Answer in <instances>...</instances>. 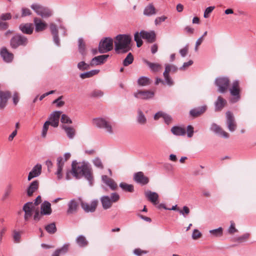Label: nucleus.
I'll list each match as a JSON object with an SVG mask.
<instances>
[{
    "label": "nucleus",
    "mask_w": 256,
    "mask_h": 256,
    "mask_svg": "<svg viewBox=\"0 0 256 256\" xmlns=\"http://www.w3.org/2000/svg\"><path fill=\"white\" fill-rule=\"evenodd\" d=\"M156 12V10L152 3H150L146 6L143 11L144 15L146 16H151L155 15Z\"/></svg>",
    "instance_id": "a878e982"
},
{
    "label": "nucleus",
    "mask_w": 256,
    "mask_h": 256,
    "mask_svg": "<svg viewBox=\"0 0 256 256\" xmlns=\"http://www.w3.org/2000/svg\"><path fill=\"white\" fill-rule=\"evenodd\" d=\"M76 244L80 247H86L88 244V242L86 238L83 235L78 236L76 240Z\"/></svg>",
    "instance_id": "a19ab883"
},
{
    "label": "nucleus",
    "mask_w": 256,
    "mask_h": 256,
    "mask_svg": "<svg viewBox=\"0 0 256 256\" xmlns=\"http://www.w3.org/2000/svg\"><path fill=\"white\" fill-rule=\"evenodd\" d=\"M50 125V121H46L44 124L42 132V138L46 137Z\"/></svg>",
    "instance_id": "5fc2aeb1"
},
{
    "label": "nucleus",
    "mask_w": 256,
    "mask_h": 256,
    "mask_svg": "<svg viewBox=\"0 0 256 256\" xmlns=\"http://www.w3.org/2000/svg\"><path fill=\"white\" fill-rule=\"evenodd\" d=\"M223 230L222 228L220 227L218 228L210 230L211 236L214 237H218L222 235Z\"/></svg>",
    "instance_id": "a18cd8bd"
},
{
    "label": "nucleus",
    "mask_w": 256,
    "mask_h": 256,
    "mask_svg": "<svg viewBox=\"0 0 256 256\" xmlns=\"http://www.w3.org/2000/svg\"><path fill=\"white\" fill-rule=\"evenodd\" d=\"M226 101L222 96H218L214 102V110L216 112L220 111L226 106Z\"/></svg>",
    "instance_id": "7c9ffc66"
},
{
    "label": "nucleus",
    "mask_w": 256,
    "mask_h": 256,
    "mask_svg": "<svg viewBox=\"0 0 256 256\" xmlns=\"http://www.w3.org/2000/svg\"><path fill=\"white\" fill-rule=\"evenodd\" d=\"M110 200L112 204L113 202H118L120 199V196L116 192H112L111 194Z\"/></svg>",
    "instance_id": "13d9d810"
},
{
    "label": "nucleus",
    "mask_w": 256,
    "mask_h": 256,
    "mask_svg": "<svg viewBox=\"0 0 256 256\" xmlns=\"http://www.w3.org/2000/svg\"><path fill=\"white\" fill-rule=\"evenodd\" d=\"M0 18L4 21L10 20L12 18V15L9 12L2 14L0 16Z\"/></svg>",
    "instance_id": "69168bd1"
},
{
    "label": "nucleus",
    "mask_w": 256,
    "mask_h": 256,
    "mask_svg": "<svg viewBox=\"0 0 256 256\" xmlns=\"http://www.w3.org/2000/svg\"><path fill=\"white\" fill-rule=\"evenodd\" d=\"M39 187V182L38 180L32 181L30 183L26 190V194L28 196H31L36 192Z\"/></svg>",
    "instance_id": "b1692460"
},
{
    "label": "nucleus",
    "mask_w": 256,
    "mask_h": 256,
    "mask_svg": "<svg viewBox=\"0 0 256 256\" xmlns=\"http://www.w3.org/2000/svg\"><path fill=\"white\" fill-rule=\"evenodd\" d=\"M103 96V92L100 90H94L90 94V96L93 98H100Z\"/></svg>",
    "instance_id": "de8ad7c7"
},
{
    "label": "nucleus",
    "mask_w": 256,
    "mask_h": 256,
    "mask_svg": "<svg viewBox=\"0 0 256 256\" xmlns=\"http://www.w3.org/2000/svg\"><path fill=\"white\" fill-rule=\"evenodd\" d=\"M60 121L62 123L64 124H72V121L70 118L66 114H63L62 115Z\"/></svg>",
    "instance_id": "4d7b16f0"
},
{
    "label": "nucleus",
    "mask_w": 256,
    "mask_h": 256,
    "mask_svg": "<svg viewBox=\"0 0 256 256\" xmlns=\"http://www.w3.org/2000/svg\"><path fill=\"white\" fill-rule=\"evenodd\" d=\"M98 202L97 200H92L90 204L81 200L80 206L86 212H93L96 210Z\"/></svg>",
    "instance_id": "9b49d317"
},
{
    "label": "nucleus",
    "mask_w": 256,
    "mask_h": 256,
    "mask_svg": "<svg viewBox=\"0 0 256 256\" xmlns=\"http://www.w3.org/2000/svg\"><path fill=\"white\" fill-rule=\"evenodd\" d=\"M81 199L74 198L71 200L68 204L66 214L68 215L74 214L77 212Z\"/></svg>",
    "instance_id": "9d476101"
},
{
    "label": "nucleus",
    "mask_w": 256,
    "mask_h": 256,
    "mask_svg": "<svg viewBox=\"0 0 256 256\" xmlns=\"http://www.w3.org/2000/svg\"><path fill=\"white\" fill-rule=\"evenodd\" d=\"M100 200L104 209L107 210L110 208L112 206V203L110 201V198L109 196H102L100 198Z\"/></svg>",
    "instance_id": "72a5a7b5"
},
{
    "label": "nucleus",
    "mask_w": 256,
    "mask_h": 256,
    "mask_svg": "<svg viewBox=\"0 0 256 256\" xmlns=\"http://www.w3.org/2000/svg\"><path fill=\"white\" fill-rule=\"evenodd\" d=\"M99 72V70H91L90 71L80 74V76L82 79L91 78L92 76L98 74Z\"/></svg>",
    "instance_id": "79ce46f5"
},
{
    "label": "nucleus",
    "mask_w": 256,
    "mask_h": 256,
    "mask_svg": "<svg viewBox=\"0 0 256 256\" xmlns=\"http://www.w3.org/2000/svg\"><path fill=\"white\" fill-rule=\"evenodd\" d=\"M28 43L27 38L21 34H16L10 39V46L12 48H17L19 46H25Z\"/></svg>",
    "instance_id": "20e7f679"
},
{
    "label": "nucleus",
    "mask_w": 256,
    "mask_h": 256,
    "mask_svg": "<svg viewBox=\"0 0 256 256\" xmlns=\"http://www.w3.org/2000/svg\"><path fill=\"white\" fill-rule=\"evenodd\" d=\"M19 28L22 33L27 34H32L34 30L32 24L30 23L22 24L19 26Z\"/></svg>",
    "instance_id": "2f4dec72"
},
{
    "label": "nucleus",
    "mask_w": 256,
    "mask_h": 256,
    "mask_svg": "<svg viewBox=\"0 0 256 256\" xmlns=\"http://www.w3.org/2000/svg\"><path fill=\"white\" fill-rule=\"evenodd\" d=\"M93 124L97 128L104 130L106 132L113 134V122L108 117H98L93 119Z\"/></svg>",
    "instance_id": "7ed1b4c3"
},
{
    "label": "nucleus",
    "mask_w": 256,
    "mask_h": 256,
    "mask_svg": "<svg viewBox=\"0 0 256 256\" xmlns=\"http://www.w3.org/2000/svg\"><path fill=\"white\" fill-rule=\"evenodd\" d=\"M137 82L138 86H144L150 85L151 80L147 76H142L138 78Z\"/></svg>",
    "instance_id": "ea45409f"
},
{
    "label": "nucleus",
    "mask_w": 256,
    "mask_h": 256,
    "mask_svg": "<svg viewBox=\"0 0 256 256\" xmlns=\"http://www.w3.org/2000/svg\"><path fill=\"white\" fill-rule=\"evenodd\" d=\"M31 12L28 8H22V16L25 17L26 16H30L31 14Z\"/></svg>",
    "instance_id": "774afa93"
},
{
    "label": "nucleus",
    "mask_w": 256,
    "mask_h": 256,
    "mask_svg": "<svg viewBox=\"0 0 256 256\" xmlns=\"http://www.w3.org/2000/svg\"><path fill=\"white\" fill-rule=\"evenodd\" d=\"M226 124L228 130L230 132L235 131L237 128V124L234 116L231 112H226Z\"/></svg>",
    "instance_id": "1a4fd4ad"
},
{
    "label": "nucleus",
    "mask_w": 256,
    "mask_h": 256,
    "mask_svg": "<svg viewBox=\"0 0 256 256\" xmlns=\"http://www.w3.org/2000/svg\"><path fill=\"white\" fill-rule=\"evenodd\" d=\"M78 49L79 52L83 56H86V50L85 43L82 38H80L78 40Z\"/></svg>",
    "instance_id": "e433bc0d"
},
{
    "label": "nucleus",
    "mask_w": 256,
    "mask_h": 256,
    "mask_svg": "<svg viewBox=\"0 0 256 256\" xmlns=\"http://www.w3.org/2000/svg\"><path fill=\"white\" fill-rule=\"evenodd\" d=\"M92 163L94 165L98 168L102 170L104 168V165L100 158L98 157L95 158L93 160Z\"/></svg>",
    "instance_id": "3c124183"
},
{
    "label": "nucleus",
    "mask_w": 256,
    "mask_h": 256,
    "mask_svg": "<svg viewBox=\"0 0 256 256\" xmlns=\"http://www.w3.org/2000/svg\"><path fill=\"white\" fill-rule=\"evenodd\" d=\"M56 166L57 170L55 172V174L56 175L58 180H60L62 178V171L64 166L62 157L59 156L57 158Z\"/></svg>",
    "instance_id": "aec40b11"
},
{
    "label": "nucleus",
    "mask_w": 256,
    "mask_h": 256,
    "mask_svg": "<svg viewBox=\"0 0 256 256\" xmlns=\"http://www.w3.org/2000/svg\"><path fill=\"white\" fill-rule=\"evenodd\" d=\"M45 229L48 233L50 234H54L56 231V228L54 222L51 223L46 226Z\"/></svg>",
    "instance_id": "09e8293b"
},
{
    "label": "nucleus",
    "mask_w": 256,
    "mask_h": 256,
    "mask_svg": "<svg viewBox=\"0 0 256 256\" xmlns=\"http://www.w3.org/2000/svg\"><path fill=\"white\" fill-rule=\"evenodd\" d=\"M210 130L216 134L220 136L226 138H228L230 136L229 134L224 131L220 126L215 123H212L210 127Z\"/></svg>",
    "instance_id": "4468645a"
},
{
    "label": "nucleus",
    "mask_w": 256,
    "mask_h": 256,
    "mask_svg": "<svg viewBox=\"0 0 256 256\" xmlns=\"http://www.w3.org/2000/svg\"><path fill=\"white\" fill-rule=\"evenodd\" d=\"M187 136L188 138H192L194 134V127L191 125L187 126Z\"/></svg>",
    "instance_id": "338daca9"
},
{
    "label": "nucleus",
    "mask_w": 256,
    "mask_h": 256,
    "mask_svg": "<svg viewBox=\"0 0 256 256\" xmlns=\"http://www.w3.org/2000/svg\"><path fill=\"white\" fill-rule=\"evenodd\" d=\"M120 187L122 190L126 192H134V187L132 184H128L125 182H121L120 184Z\"/></svg>",
    "instance_id": "37998d69"
},
{
    "label": "nucleus",
    "mask_w": 256,
    "mask_h": 256,
    "mask_svg": "<svg viewBox=\"0 0 256 256\" xmlns=\"http://www.w3.org/2000/svg\"><path fill=\"white\" fill-rule=\"evenodd\" d=\"M72 175L76 179H80L82 176L88 182L90 186H92L94 182L92 170L90 165L88 162L82 161L77 162L74 160L72 164V170L66 171V179L70 180L71 179V175Z\"/></svg>",
    "instance_id": "f257e3e1"
},
{
    "label": "nucleus",
    "mask_w": 256,
    "mask_h": 256,
    "mask_svg": "<svg viewBox=\"0 0 256 256\" xmlns=\"http://www.w3.org/2000/svg\"><path fill=\"white\" fill-rule=\"evenodd\" d=\"M30 7L38 15L40 16L43 18H47L52 15V10L47 7L37 4H32Z\"/></svg>",
    "instance_id": "423d86ee"
},
{
    "label": "nucleus",
    "mask_w": 256,
    "mask_h": 256,
    "mask_svg": "<svg viewBox=\"0 0 256 256\" xmlns=\"http://www.w3.org/2000/svg\"><path fill=\"white\" fill-rule=\"evenodd\" d=\"M102 180L104 183L109 186L110 190H114L116 189L118 186L116 182L112 178H109L106 175L102 176Z\"/></svg>",
    "instance_id": "bb28decb"
},
{
    "label": "nucleus",
    "mask_w": 256,
    "mask_h": 256,
    "mask_svg": "<svg viewBox=\"0 0 256 256\" xmlns=\"http://www.w3.org/2000/svg\"><path fill=\"white\" fill-rule=\"evenodd\" d=\"M34 22L35 25V31L36 32L43 31L47 26V24L43 22L40 18H34Z\"/></svg>",
    "instance_id": "c756f323"
},
{
    "label": "nucleus",
    "mask_w": 256,
    "mask_h": 256,
    "mask_svg": "<svg viewBox=\"0 0 256 256\" xmlns=\"http://www.w3.org/2000/svg\"><path fill=\"white\" fill-rule=\"evenodd\" d=\"M42 166L40 164H37L32 168L29 172L28 180H30L32 178L38 176L42 172Z\"/></svg>",
    "instance_id": "dca6fc26"
},
{
    "label": "nucleus",
    "mask_w": 256,
    "mask_h": 256,
    "mask_svg": "<svg viewBox=\"0 0 256 256\" xmlns=\"http://www.w3.org/2000/svg\"><path fill=\"white\" fill-rule=\"evenodd\" d=\"M34 208L35 206L32 202H28L24 205L22 210L24 212V218L25 220H28L32 216Z\"/></svg>",
    "instance_id": "ddd939ff"
},
{
    "label": "nucleus",
    "mask_w": 256,
    "mask_h": 256,
    "mask_svg": "<svg viewBox=\"0 0 256 256\" xmlns=\"http://www.w3.org/2000/svg\"><path fill=\"white\" fill-rule=\"evenodd\" d=\"M137 122L141 125H144L146 123L147 120L144 112L140 110H138V116L136 117Z\"/></svg>",
    "instance_id": "4c0bfd02"
},
{
    "label": "nucleus",
    "mask_w": 256,
    "mask_h": 256,
    "mask_svg": "<svg viewBox=\"0 0 256 256\" xmlns=\"http://www.w3.org/2000/svg\"><path fill=\"white\" fill-rule=\"evenodd\" d=\"M10 96L11 93L10 92L0 90V110H2L6 107L8 100Z\"/></svg>",
    "instance_id": "f3484780"
},
{
    "label": "nucleus",
    "mask_w": 256,
    "mask_h": 256,
    "mask_svg": "<svg viewBox=\"0 0 256 256\" xmlns=\"http://www.w3.org/2000/svg\"><path fill=\"white\" fill-rule=\"evenodd\" d=\"M172 132L176 136H184L186 134V130L178 126H174L171 128Z\"/></svg>",
    "instance_id": "58836bf2"
},
{
    "label": "nucleus",
    "mask_w": 256,
    "mask_h": 256,
    "mask_svg": "<svg viewBox=\"0 0 256 256\" xmlns=\"http://www.w3.org/2000/svg\"><path fill=\"white\" fill-rule=\"evenodd\" d=\"M154 95V92L150 90H138L134 94V96L136 98L142 100H148L152 98Z\"/></svg>",
    "instance_id": "f8f14e48"
},
{
    "label": "nucleus",
    "mask_w": 256,
    "mask_h": 256,
    "mask_svg": "<svg viewBox=\"0 0 256 256\" xmlns=\"http://www.w3.org/2000/svg\"><path fill=\"white\" fill-rule=\"evenodd\" d=\"M228 231L230 234H233L234 232H238L237 229H236L235 228V224L233 222H232V221L230 222V227L228 228Z\"/></svg>",
    "instance_id": "680f3d73"
},
{
    "label": "nucleus",
    "mask_w": 256,
    "mask_h": 256,
    "mask_svg": "<svg viewBox=\"0 0 256 256\" xmlns=\"http://www.w3.org/2000/svg\"><path fill=\"white\" fill-rule=\"evenodd\" d=\"M144 194L148 200L154 205H156L158 204V195L156 192L148 190L145 192Z\"/></svg>",
    "instance_id": "c85d7f7f"
},
{
    "label": "nucleus",
    "mask_w": 256,
    "mask_h": 256,
    "mask_svg": "<svg viewBox=\"0 0 256 256\" xmlns=\"http://www.w3.org/2000/svg\"><path fill=\"white\" fill-rule=\"evenodd\" d=\"M90 66V64H88L84 61H82L78 62L77 65L78 68L79 70L82 71L89 69Z\"/></svg>",
    "instance_id": "8fccbe9b"
},
{
    "label": "nucleus",
    "mask_w": 256,
    "mask_h": 256,
    "mask_svg": "<svg viewBox=\"0 0 256 256\" xmlns=\"http://www.w3.org/2000/svg\"><path fill=\"white\" fill-rule=\"evenodd\" d=\"M249 236L250 234L248 233H246L242 234V236L236 238V241L242 242L248 239L249 238Z\"/></svg>",
    "instance_id": "0e129e2a"
},
{
    "label": "nucleus",
    "mask_w": 256,
    "mask_h": 256,
    "mask_svg": "<svg viewBox=\"0 0 256 256\" xmlns=\"http://www.w3.org/2000/svg\"><path fill=\"white\" fill-rule=\"evenodd\" d=\"M0 54L3 60L6 62H10L13 60V54L12 52H9L4 47H3L0 49Z\"/></svg>",
    "instance_id": "412c9836"
},
{
    "label": "nucleus",
    "mask_w": 256,
    "mask_h": 256,
    "mask_svg": "<svg viewBox=\"0 0 256 256\" xmlns=\"http://www.w3.org/2000/svg\"><path fill=\"white\" fill-rule=\"evenodd\" d=\"M140 34L142 38L146 40L148 42L152 43L156 40V34L154 30L147 32L142 30L140 32Z\"/></svg>",
    "instance_id": "6ab92c4d"
},
{
    "label": "nucleus",
    "mask_w": 256,
    "mask_h": 256,
    "mask_svg": "<svg viewBox=\"0 0 256 256\" xmlns=\"http://www.w3.org/2000/svg\"><path fill=\"white\" fill-rule=\"evenodd\" d=\"M202 236V233L197 229L193 230L192 237L194 240H197Z\"/></svg>",
    "instance_id": "e2e57ef3"
},
{
    "label": "nucleus",
    "mask_w": 256,
    "mask_h": 256,
    "mask_svg": "<svg viewBox=\"0 0 256 256\" xmlns=\"http://www.w3.org/2000/svg\"><path fill=\"white\" fill-rule=\"evenodd\" d=\"M12 190V186L8 184L6 188L4 193L2 197V200H4L9 196Z\"/></svg>",
    "instance_id": "864d4df0"
},
{
    "label": "nucleus",
    "mask_w": 256,
    "mask_h": 256,
    "mask_svg": "<svg viewBox=\"0 0 256 256\" xmlns=\"http://www.w3.org/2000/svg\"><path fill=\"white\" fill-rule=\"evenodd\" d=\"M160 118H162L164 122L168 125L170 124L172 120V118L170 115L162 112H156L154 117L155 120H157Z\"/></svg>",
    "instance_id": "cd10ccee"
},
{
    "label": "nucleus",
    "mask_w": 256,
    "mask_h": 256,
    "mask_svg": "<svg viewBox=\"0 0 256 256\" xmlns=\"http://www.w3.org/2000/svg\"><path fill=\"white\" fill-rule=\"evenodd\" d=\"M142 38L141 36V34H140V32H137L134 34V40L136 41V46L138 48L140 47L143 44Z\"/></svg>",
    "instance_id": "49530a36"
},
{
    "label": "nucleus",
    "mask_w": 256,
    "mask_h": 256,
    "mask_svg": "<svg viewBox=\"0 0 256 256\" xmlns=\"http://www.w3.org/2000/svg\"><path fill=\"white\" fill-rule=\"evenodd\" d=\"M164 80V84H166L168 86H170L174 85V82L170 74L163 75Z\"/></svg>",
    "instance_id": "603ef678"
},
{
    "label": "nucleus",
    "mask_w": 256,
    "mask_h": 256,
    "mask_svg": "<svg viewBox=\"0 0 256 256\" xmlns=\"http://www.w3.org/2000/svg\"><path fill=\"white\" fill-rule=\"evenodd\" d=\"M144 62L153 72H159L162 68V66L158 63L151 62L146 60H144Z\"/></svg>",
    "instance_id": "f704fd0d"
},
{
    "label": "nucleus",
    "mask_w": 256,
    "mask_h": 256,
    "mask_svg": "<svg viewBox=\"0 0 256 256\" xmlns=\"http://www.w3.org/2000/svg\"><path fill=\"white\" fill-rule=\"evenodd\" d=\"M41 214L43 215L49 216L52 214L51 204L45 200L41 205Z\"/></svg>",
    "instance_id": "473e14b6"
},
{
    "label": "nucleus",
    "mask_w": 256,
    "mask_h": 256,
    "mask_svg": "<svg viewBox=\"0 0 256 256\" xmlns=\"http://www.w3.org/2000/svg\"><path fill=\"white\" fill-rule=\"evenodd\" d=\"M232 98L230 100V103L234 104L238 102L240 99V88L239 82L235 80L233 82L232 87L229 90Z\"/></svg>",
    "instance_id": "39448f33"
},
{
    "label": "nucleus",
    "mask_w": 256,
    "mask_h": 256,
    "mask_svg": "<svg viewBox=\"0 0 256 256\" xmlns=\"http://www.w3.org/2000/svg\"><path fill=\"white\" fill-rule=\"evenodd\" d=\"M214 6H210L208 7L204 12V18H208L209 16V14L212 12L214 9Z\"/></svg>",
    "instance_id": "052dcab7"
},
{
    "label": "nucleus",
    "mask_w": 256,
    "mask_h": 256,
    "mask_svg": "<svg viewBox=\"0 0 256 256\" xmlns=\"http://www.w3.org/2000/svg\"><path fill=\"white\" fill-rule=\"evenodd\" d=\"M69 244H64L60 248L57 249L59 253L61 254H64L68 251Z\"/></svg>",
    "instance_id": "6e6d98bb"
},
{
    "label": "nucleus",
    "mask_w": 256,
    "mask_h": 256,
    "mask_svg": "<svg viewBox=\"0 0 256 256\" xmlns=\"http://www.w3.org/2000/svg\"><path fill=\"white\" fill-rule=\"evenodd\" d=\"M134 60V58L131 52H129L122 62L123 66H129L133 62Z\"/></svg>",
    "instance_id": "c03bdc74"
},
{
    "label": "nucleus",
    "mask_w": 256,
    "mask_h": 256,
    "mask_svg": "<svg viewBox=\"0 0 256 256\" xmlns=\"http://www.w3.org/2000/svg\"><path fill=\"white\" fill-rule=\"evenodd\" d=\"M207 110L206 105L198 106L192 109L190 111V114L194 118L198 117L203 114Z\"/></svg>",
    "instance_id": "4be33fe9"
},
{
    "label": "nucleus",
    "mask_w": 256,
    "mask_h": 256,
    "mask_svg": "<svg viewBox=\"0 0 256 256\" xmlns=\"http://www.w3.org/2000/svg\"><path fill=\"white\" fill-rule=\"evenodd\" d=\"M109 57L108 54L100 55L92 58L90 61L91 66L94 65H100L104 63L106 60Z\"/></svg>",
    "instance_id": "393cba45"
},
{
    "label": "nucleus",
    "mask_w": 256,
    "mask_h": 256,
    "mask_svg": "<svg viewBox=\"0 0 256 256\" xmlns=\"http://www.w3.org/2000/svg\"><path fill=\"white\" fill-rule=\"evenodd\" d=\"M113 48V40L110 37L102 39L98 45V51L100 54L106 53Z\"/></svg>",
    "instance_id": "0eeeda50"
},
{
    "label": "nucleus",
    "mask_w": 256,
    "mask_h": 256,
    "mask_svg": "<svg viewBox=\"0 0 256 256\" xmlns=\"http://www.w3.org/2000/svg\"><path fill=\"white\" fill-rule=\"evenodd\" d=\"M167 19L165 16L157 17L154 20V24L156 26L160 24L162 22H164Z\"/></svg>",
    "instance_id": "bf43d9fd"
},
{
    "label": "nucleus",
    "mask_w": 256,
    "mask_h": 256,
    "mask_svg": "<svg viewBox=\"0 0 256 256\" xmlns=\"http://www.w3.org/2000/svg\"><path fill=\"white\" fill-rule=\"evenodd\" d=\"M134 180L136 182L142 185H145L149 182L148 178L142 172L135 173L134 176Z\"/></svg>",
    "instance_id": "a211bd4d"
},
{
    "label": "nucleus",
    "mask_w": 256,
    "mask_h": 256,
    "mask_svg": "<svg viewBox=\"0 0 256 256\" xmlns=\"http://www.w3.org/2000/svg\"><path fill=\"white\" fill-rule=\"evenodd\" d=\"M50 30L53 36V41L58 46H60V39L58 36V30L56 26L53 23L50 24Z\"/></svg>",
    "instance_id": "5701e85b"
},
{
    "label": "nucleus",
    "mask_w": 256,
    "mask_h": 256,
    "mask_svg": "<svg viewBox=\"0 0 256 256\" xmlns=\"http://www.w3.org/2000/svg\"><path fill=\"white\" fill-rule=\"evenodd\" d=\"M132 37L130 34H120L115 38L114 50L118 54H123L132 50Z\"/></svg>",
    "instance_id": "f03ea898"
},
{
    "label": "nucleus",
    "mask_w": 256,
    "mask_h": 256,
    "mask_svg": "<svg viewBox=\"0 0 256 256\" xmlns=\"http://www.w3.org/2000/svg\"><path fill=\"white\" fill-rule=\"evenodd\" d=\"M62 128L64 130L68 138L72 139L74 138L76 134V130L74 128L66 125H62Z\"/></svg>",
    "instance_id": "c9c22d12"
},
{
    "label": "nucleus",
    "mask_w": 256,
    "mask_h": 256,
    "mask_svg": "<svg viewBox=\"0 0 256 256\" xmlns=\"http://www.w3.org/2000/svg\"><path fill=\"white\" fill-rule=\"evenodd\" d=\"M214 84L218 88V91L224 94L228 88L230 80L227 76H219L216 78Z\"/></svg>",
    "instance_id": "6e6552de"
},
{
    "label": "nucleus",
    "mask_w": 256,
    "mask_h": 256,
    "mask_svg": "<svg viewBox=\"0 0 256 256\" xmlns=\"http://www.w3.org/2000/svg\"><path fill=\"white\" fill-rule=\"evenodd\" d=\"M60 114L61 112L60 111H55L50 114L48 121H50V126L54 128H56L58 126Z\"/></svg>",
    "instance_id": "2eb2a0df"
}]
</instances>
